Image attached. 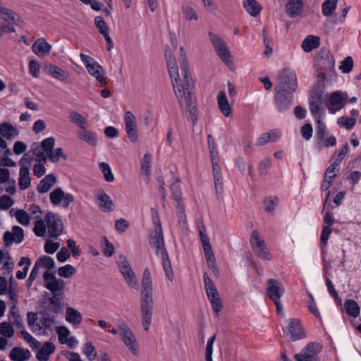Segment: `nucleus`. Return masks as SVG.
I'll return each instance as SVG.
<instances>
[{
  "instance_id": "nucleus-1",
  "label": "nucleus",
  "mask_w": 361,
  "mask_h": 361,
  "mask_svg": "<svg viewBox=\"0 0 361 361\" xmlns=\"http://www.w3.org/2000/svg\"><path fill=\"white\" fill-rule=\"evenodd\" d=\"M180 66L181 75L178 73L175 57L169 49L166 50V59L175 94L181 109L188 111L193 121L197 120L195 98L192 95L194 82L188 68L186 54L183 47L180 49Z\"/></svg>"
},
{
  "instance_id": "nucleus-2",
  "label": "nucleus",
  "mask_w": 361,
  "mask_h": 361,
  "mask_svg": "<svg viewBox=\"0 0 361 361\" xmlns=\"http://www.w3.org/2000/svg\"><path fill=\"white\" fill-rule=\"evenodd\" d=\"M140 293V313L142 325L145 331L150 329L153 316L152 280L149 268L144 269Z\"/></svg>"
},
{
  "instance_id": "nucleus-3",
  "label": "nucleus",
  "mask_w": 361,
  "mask_h": 361,
  "mask_svg": "<svg viewBox=\"0 0 361 361\" xmlns=\"http://www.w3.org/2000/svg\"><path fill=\"white\" fill-rule=\"evenodd\" d=\"M27 324L32 331L37 336H47L53 331L55 320L48 314H42L38 317L36 313L30 312L27 314Z\"/></svg>"
},
{
  "instance_id": "nucleus-4",
  "label": "nucleus",
  "mask_w": 361,
  "mask_h": 361,
  "mask_svg": "<svg viewBox=\"0 0 361 361\" xmlns=\"http://www.w3.org/2000/svg\"><path fill=\"white\" fill-rule=\"evenodd\" d=\"M116 324L119 329L123 343L133 355L137 356L139 355V344L132 329L121 318L116 319Z\"/></svg>"
},
{
  "instance_id": "nucleus-5",
  "label": "nucleus",
  "mask_w": 361,
  "mask_h": 361,
  "mask_svg": "<svg viewBox=\"0 0 361 361\" xmlns=\"http://www.w3.org/2000/svg\"><path fill=\"white\" fill-rule=\"evenodd\" d=\"M298 88V80L295 71L290 68L281 70L276 78L274 90L294 92Z\"/></svg>"
},
{
  "instance_id": "nucleus-6",
  "label": "nucleus",
  "mask_w": 361,
  "mask_h": 361,
  "mask_svg": "<svg viewBox=\"0 0 361 361\" xmlns=\"http://www.w3.org/2000/svg\"><path fill=\"white\" fill-rule=\"evenodd\" d=\"M209 37L212 47L219 59L228 68L232 69L234 66L232 56L223 38L219 35L214 34L212 32H209Z\"/></svg>"
},
{
  "instance_id": "nucleus-7",
  "label": "nucleus",
  "mask_w": 361,
  "mask_h": 361,
  "mask_svg": "<svg viewBox=\"0 0 361 361\" xmlns=\"http://www.w3.org/2000/svg\"><path fill=\"white\" fill-rule=\"evenodd\" d=\"M250 243L253 252L259 258L267 261L271 260L272 255L257 230L252 231Z\"/></svg>"
},
{
  "instance_id": "nucleus-8",
  "label": "nucleus",
  "mask_w": 361,
  "mask_h": 361,
  "mask_svg": "<svg viewBox=\"0 0 361 361\" xmlns=\"http://www.w3.org/2000/svg\"><path fill=\"white\" fill-rule=\"evenodd\" d=\"M322 349V345L318 342L309 343L300 353L295 355V359L296 361H320Z\"/></svg>"
},
{
  "instance_id": "nucleus-9",
  "label": "nucleus",
  "mask_w": 361,
  "mask_h": 361,
  "mask_svg": "<svg viewBox=\"0 0 361 361\" xmlns=\"http://www.w3.org/2000/svg\"><path fill=\"white\" fill-rule=\"evenodd\" d=\"M82 62L85 66L88 73L96 78L102 85L106 84V78L104 76L103 68L93 58L84 54H80Z\"/></svg>"
},
{
  "instance_id": "nucleus-10",
  "label": "nucleus",
  "mask_w": 361,
  "mask_h": 361,
  "mask_svg": "<svg viewBox=\"0 0 361 361\" xmlns=\"http://www.w3.org/2000/svg\"><path fill=\"white\" fill-rule=\"evenodd\" d=\"M117 263L119 271L128 285L132 288L137 290L139 288L138 281L126 257L123 255H120L118 258Z\"/></svg>"
},
{
  "instance_id": "nucleus-11",
  "label": "nucleus",
  "mask_w": 361,
  "mask_h": 361,
  "mask_svg": "<svg viewBox=\"0 0 361 361\" xmlns=\"http://www.w3.org/2000/svg\"><path fill=\"white\" fill-rule=\"evenodd\" d=\"M31 158L28 154H25L19 161L20 166L19 171L18 185L20 190H24L31 185L29 166H30Z\"/></svg>"
},
{
  "instance_id": "nucleus-12",
  "label": "nucleus",
  "mask_w": 361,
  "mask_h": 361,
  "mask_svg": "<svg viewBox=\"0 0 361 361\" xmlns=\"http://www.w3.org/2000/svg\"><path fill=\"white\" fill-rule=\"evenodd\" d=\"M44 287L55 295H61L65 290V282L63 279H57L54 274L44 271L43 274Z\"/></svg>"
},
{
  "instance_id": "nucleus-13",
  "label": "nucleus",
  "mask_w": 361,
  "mask_h": 361,
  "mask_svg": "<svg viewBox=\"0 0 361 361\" xmlns=\"http://www.w3.org/2000/svg\"><path fill=\"white\" fill-rule=\"evenodd\" d=\"M71 193H65L61 188H56L49 193V200L54 206H61L67 208L74 201Z\"/></svg>"
},
{
  "instance_id": "nucleus-14",
  "label": "nucleus",
  "mask_w": 361,
  "mask_h": 361,
  "mask_svg": "<svg viewBox=\"0 0 361 361\" xmlns=\"http://www.w3.org/2000/svg\"><path fill=\"white\" fill-rule=\"evenodd\" d=\"M45 221L49 235L51 238H57L63 231V223L60 217L54 213H48L45 216Z\"/></svg>"
},
{
  "instance_id": "nucleus-15",
  "label": "nucleus",
  "mask_w": 361,
  "mask_h": 361,
  "mask_svg": "<svg viewBox=\"0 0 361 361\" xmlns=\"http://www.w3.org/2000/svg\"><path fill=\"white\" fill-rule=\"evenodd\" d=\"M125 129L128 139L131 142L138 140L137 123L134 114L131 111H126L124 116Z\"/></svg>"
},
{
  "instance_id": "nucleus-16",
  "label": "nucleus",
  "mask_w": 361,
  "mask_h": 361,
  "mask_svg": "<svg viewBox=\"0 0 361 361\" xmlns=\"http://www.w3.org/2000/svg\"><path fill=\"white\" fill-rule=\"evenodd\" d=\"M274 104L280 112H284L288 110L293 102V92L283 90H274Z\"/></svg>"
},
{
  "instance_id": "nucleus-17",
  "label": "nucleus",
  "mask_w": 361,
  "mask_h": 361,
  "mask_svg": "<svg viewBox=\"0 0 361 361\" xmlns=\"http://www.w3.org/2000/svg\"><path fill=\"white\" fill-rule=\"evenodd\" d=\"M323 93L321 91L312 92L309 99L310 111L314 118H321L324 109Z\"/></svg>"
},
{
  "instance_id": "nucleus-18",
  "label": "nucleus",
  "mask_w": 361,
  "mask_h": 361,
  "mask_svg": "<svg viewBox=\"0 0 361 361\" xmlns=\"http://www.w3.org/2000/svg\"><path fill=\"white\" fill-rule=\"evenodd\" d=\"M267 283L269 287L267 294L274 302H277L285 292L284 286L281 282L274 279H269Z\"/></svg>"
},
{
  "instance_id": "nucleus-19",
  "label": "nucleus",
  "mask_w": 361,
  "mask_h": 361,
  "mask_svg": "<svg viewBox=\"0 0 361 361\" xmlns=\"http://www.w3.org/2000/svg\"><path fill=\"white\" fill-rule=\"evenodd\" d=\"M3 239L6 246H10L13 243H20L24 239L23 229L18 226H14L11 231H7L4 233Z\"/></svg>"
},
{
  "instance_id": "nucleus-20",
  "label": "nucleus",
  "mask_w": 361,
  "mask_h": 361,
  "mask_svg": "<svg viewBox=\"0 0 361 361\" xmlns=\"http://www.w3.org/2000/svg\"><path fill=\"white\" fill-rule=\"evenodd\" d=\"M287 331L293 341H297L305 338V333L297 319H290L287 326Z\"/></svg>"
},
{
  "instance_id": "nucleus-21",
  "label": "nucleus",
  "mask_w": 361,
  "mask_h": 361,
  "mask_svg": "<svg viewBox=\"0 0 361 361\" xmlns=\"http://www.w3.org/2000/svg\"><path fill=\"white\" fill-rule=\"evenodd\" d=\"M149 243L155 249L157 256L167 252L165 247L163 232L157 233V231H154L150 237Z\"/></svg>"
},
{
  "instance_id": "nucleus-22",
  "label": "nucleus",
  "mask_w": 361,
  "mask_h": 361,
  "mask_svg": "<svg viewBox=\"0 0 361 361\" xmlns=\"http://www.w3.org/2000/svg\"><path fill=\"white\" fill-rule=\"evenodd\" d=\"M96 197L102 211L104 212H109L114 210V204L110 196L108 195L104 190H99L97 191Z\"/></svg>"
},
{
  "instance_id": "nucleus-23",
  "label": "nucleus",
  "mask_w": 361,
  "mask_h": 361,
  "mask_svg": "<svg viewBox=\"0 0 361 361\" xmlns=\"http://www.w3.org/2000/svg\"><path fill=\"white\" fill-rule=\"evenodd\" d=\"M47 73L53 78L65 83H71L72 80L69 74L66 71L61 69L57 66L50 64L47 67Z\"/></svg>"
},
{
  "instance_id": "nucleus-24",
  "label": "nucleus",
  "mask_w": 361,
  "mask_h": 361,
  "mask_svg": "<svg viewBox=\"0 0 361 361\" xmlns=\"http://www.w3.org/2000/svg\"><path fill=\"white\" fill-rule=\"evenodd\" d=\"M51 46L44 38L37 39L32 44V49L38 56H43L48 54Z\"/></svg>"
},
{
  "instance_id": "nucleus-25",
  "label": "nucleus",
  "mask_w": 361,
  "mask_h": 361,
  "mask_svg": "<svg viewBox=\"0 0 361 361\" xmlns=\"http://www.w3.org/2000/svg\"><path fill=\"white\" fill-rule=\"evenodd\" d=\"M302 8V0H288L286 5V13L290 17H296L300 15Z\"/></svg>"
},
{
  "instance_id": "nucleus-26",
  "label": "nucleus",
  "mask_w": 361,
  "mask_h": 361,
  "mask_svg": "<svg viewBox=\"0 0 361 361\" xmlns=\"http://www.w3.org/2000/svg\"><path fill=\"white\" fill-rule=\"evenodd\" d=\"M19 134L18 129L12 124L4 122L0 124V135L7 139L11 140L17 137Z\"/></svg>"
},
{
  "instance_id": "nucleus-27",
  "label": "nucleus",
  "mask_w": 361,
  "mask_h": 361,
  "mask_svg": "<svg viewBox=\"0 0 361 361\" xmlns=\"http://www.w3.org/2000/svg\"><path fill=\"white\" fill-rule=\"evenodd\" d=\"M217 103L222 114L226 117H228L231 114V108L224 91H220L219 92L217 95Z\"/></svg>"
},
{
  "instance_id": "nucleus-28",
  "label": "nucleus",
  "mask_w": 361,
  "mask_h": 361,
  "mask_svg": "<svg viewBox=\"0 0 361 361\" xmlns=\"http://www.w3.org/2000/svg\"><path fill=\"white\" fill-rule=\"evenodd\" d=\"M55 350V345L51 342H45L37 353V358L39 361H47Z\"/></svg>"
},
{
  "instance_id": "nucleus-29",
  "label": "nucleus",
  "mask_w": 361,
  "mask_h": 361,
  "mask_svg": "<svg viewBox=\"0 0 361 361\" xmlns=\"http://www.w3.org/2000/svg\"><path fill=\"white\" fill-rule=\"evenodd\" d=\"M31 357L29 350H24L20 347H14L10 353L9 357L13 361H26Z\"/></svg>"
},
{
  "instance_id": "nucleus-30",
  "label": "nucleus",
  "mask_w": 361,
  "mask_h": 361,
  "mask_svg": "<svg viewBox=\"0 0 361 361\" xmlns=\"http://www.w3.org/2000/svg\"><path fill=\"white\" fill-rule=\"evenodd\" d=\"M56 178L53 174L47 175L42 179L37 185V191L39 193H45L48 192L56 183Z\"/></svg>"
},
{
  "instance_id": "nucleus-31",
  "label": "nucleus",
  "mask_w": 361,
  "mask_h": 361,
  "mask_svg": "<svg viewBox=\"0 0 361 361\" xmlns=\"http://www.w3.org/2000/svg\"><path fill=\"white\" fill-rule=\"evenodd\" d=\"M66 320L73 326L80 324L82 317L79 311L71 307H68L66 310Z\"/></svg>"
},
{
  "instance_id": "nucleus-32",
  "label": "nucleus",
  "mask_w": 361,
  "mask_h": 361,
  "mask_svg": "<svg viewBox=\"0 0 361 361\" xmlns=\"http://www.w3.org/2000/svg\"><path fill=\"white\" fill-rule=\"evenodd\" d=\"M281 133L278 130H271L269 133H262L256 142V145L262 146L269 142H276L280 137Z\"/></svg>"
},
{
  "instance_id": "nucleus-33",
  "label": "nucleus",
  "mask_w": 361,
  "mask_h": 361,
  "mask_svg": "<svg viewBox=\"0 0 361 361\" xmlns=\"http://www.w3.org/2000/svg\"><path fill=\"white\" fill-rule=\"evenodd\" d=\"M320 38L314 35H308L302 42V49L305 52H310L319 47Z\"/></svg>"
},
{
  "instance_id": "nucleus-34",
  "label": "nucleus",
  "mask_w": 361,
  "mask_h": 361,
  "mask_svg": "<svg viewBox=\"0 0 361 361\" xmlns=\"http://www.w3.org/2000/svg\"><path fill=\"white\" fill-rule=\"evenodd\" d=\"M204 288L208 299L219 295L214 284L209 277L207 273H204L203 276Z\"/></svg>"
},
{
  "instance_id": "nucleus-35",
  "label": "nucleus",
  "mask_w": 361,
  "mask_h": 361,
  "mask_svg": "<svg viewBox=\"0 0 361 361\" xmlns=\"http://www.w3.org/2000/svg\"><path fill=\"white\" fill-rule=\"evenodd\" d=\"M243 6L253 17L257 16L262 10V6L256 0H244Z\"/></svg>"
},
{
  "instance_id": "nucleus-36",
  "label": "nucleus",
  "mask_w": 361,
  "mask_h": 361,
  "mask_svg": "<svg viewBox=\"0 0 361 361\" xmlns=\"http://www.w3.org/2000/svg\"><path fill=\"white\" fill-rule=\"evenodd\" d=\"M344 307L347 314L354 318L357 317L360 314V308L357 302L354 300H347L344 302Z\"/></svg>"
},
{
  "instance_id": "nucleus-37",
  "label": "nucleus",
  "mask_w": 361,
  "mask_h": 361,
  "mask_svg": "<svg viewBox=\"0 0 361 361\" xmlns=\"http://www.w3.org/2000/svg\"><path fill=\"white\" fill-rule=\"evenodd\" d=\"M162 260V267L166 275V277L171 281L173 279V272L171 267V264L168 255V253H164L163 255H158Z\"/></svg>"
},
{
  "instance_id": "nucleus-38",
  "label": "nucleus",
  "mask_w": 361,
  "mask_h": 361,
  "mask_svg": "<svg viewBox=\"0 0 361 361\" xmlns=\"http://www.w3.org/2000/svg\"><path fill=\"white\" fill-rule=\"evenodd\" d=\"M320 66L324 71L334 72L335 59L334 56L329 52H326L325 56L322 57L320 61Z\"/></svg>"
},
{
  "instance_id": "nucleus-39",
  "label": "nucleus",
  "mask_w": 361,
  "mask_h": 361,
  "mask_svg": "<svg viewBox=\"0 0 361 361\" xmlns=\"http://www.w3.org/2000/svg\"><path fill=\"white\" fill-rule=\"evenodd\" d=\"M79 138L92 146L97 145V138L94 133L88 130L86 128L79 132Z\"/></svg>"
},
{
  "instance_id": "nucleus-40",
  "label": "nucleus",
  "mask_w": 361,
  "mask_h": 361,
  "mask_svg": "<svg viewBox=\"0 0 361 361\" xmlns=\"http://www.w3.org/2000/svg\"><path fill=\"white\" fill-rule=\"evenodd\" d=\"M0 18L10 23H15L17 20H18L19 16L13 11L1 6L0 7Z\"/></svg>"
},
{
  "instance_id": "nucleus-41",
  "label": "nucleus",
  "mask_w": 361,
  "mask_h": 361,
  "mask_svg": "<svg viewBox=\"0 0 361 361\" xmlns=\"http://www.w3.org/2000/svg\"><path fill=\"white\" fill-rule=\"evenodd\" d=\"M35 264L36 267L47 269L46 271H49V270L54 268L55 262L51 257L44 255L36 260Z\"/></svg>"
},
{
  "instance_id": "nucleus-42",
  "label": "nucleus",
  "mask_w": 361,
  "mask_h": 361,
  "mask_svg": "<svg viewBox=\"0 0 361 361\" xmlns=\"http://www.w3.org/2000/svg\"><path fill=\"white\" fill-rule=\"evenodd\" d=\"M329 102L331 105L335 107L334 109L331 107L329 108V111L331 114H334L336 111H338L343 107V104H342V97L341 94L336 92L331 94L329 98Z\"/></svg>"
},
{
  "instance_id": "nucleus-43",
  "label": "nucleus",
  "mask_w": 361,
  "mask_h": 361,
  "mask_svg": "<svg viewBox=\"0 0 361 361\" xmlns=\"http://www.w3.org/2000/svg\"><path fill=\"white\" fill-rule=\"evenodd\" d=\"M69 118L72 123L81 128V130L87 126V119L82 114L76 111H71L70 113Z\"/></svg>"
},
{
  "instance_id": "nucleus-44",
  "label": "nucleus",
  "mask_w": 361,
  "mask_h": 361,
  "mask_svg": "<svg viewBox=\"0 0 361 361\" xmlns=\"http://www.w3.org/2000/svg\"><path fill=\"white\" fill-rule=\"evenodd\" d=\"M338 0H325L322 4V13L324 16H331L335 11Z\"/></svg>"
},
{
  "instance_id": "nucleus-45",
  "label": "nucleus",
  "mask_w": 361,
  "mask_h": 361,
  "mask_svg": "<svg viewBox=\"0 0 361 361\" xmlns=\"http://www.w3.org/2000/svg\"><path fill=\"white\" fill-rule=\"evenodd\" d=\"M279 204V198L276 196H269L264 200V211L270 214H273L276 206Z\"/></svg>"
},
{
  "instance_id": "nucleus-46",
  "label": "nucleus",
  "mask_w": 361,
  "mask_h": 361,
  "mask_svg": "<svg viewBox=\"0 0 361 361\" xmlns=\"http://www.w3.org/2000/svg\"><path fill=\"white\" fill-rule=\"evenodd\" d=\"M82 353L89 361H93L97 357L95 347L91 342H87L83 345Z\"/></svg>"
},
{
  "instance_id": "nucleus-47",
  "label": "nucleus",
  "mask_w": 361,
  "mask_h": 361,
  "mask_svg": "<svg viewBox=\"0 0 361 361\" xmlns=\"http://www.w3.org/2000/svg\"><path fill=\"white\" fill-rule=\"evenodd\" d=\"M61 159L66 160L67 159L66 155L63 153V150L61 147H58L48 154V159L53 163L58 162Z\"/></svg>"
},
{
  "instance_id": "nucleus-48",
  "label": "nucleus",
  "mask_w": 361,
  "mask_h": 361,
  "mask_svg": "<svg viewBox=\"0 0 361 361\" xmlns=\"http://www.w3.org/2000/svg\"><path fill=\"white\" fill-rule=\"evenodd\" d=\"M151 171V156L146 153L141 161V174L148 176Z\"/></svg>"
},
{
  "instance_id": "nucleus-49",
  "label": "nucleus",
  "mask_w": 361,
  "mask_h": 361,
  "mask_svg": "<svg viewBox=\"0 0 361 361\" xmlns=\"http://www.w3.org/2000/svg\"><path fill=\"white\" fill-rule=\"evenodd\" d=\"M76 273L75 267L71 264H66L63 267H59L58 269V274L61 277L69 279Z\"/></svg>"
},
{
  "instance_id": "nucleus-50",
  "label": "nucleus",
  "mask_w": 361,
  "mask_h": 361,
  "mask_svg": "<svg viewBox=\"0 0 361 361\" xmlns=\"http://www.w3.org/2000/svg\"><path fill=\"white\" fill-rule=\"evenodd\" d=\"M16 309H11L8 312L9 321L19 329L23 328V322L20 315L16 311Z\"/></svg>"
},
{
  "instance_id": "nucleus-51",
  "label": "nucleus",
  "mask_w": 361,
  "mask_h": 361,
  "mask_svg": "<svg viewBox=\"0 0 361 361\" xmlns=\"http://www.w3.org/2000/svg\"><path fill=\"white\" fill-rule=\"evenodd\" d=\"M94 22L96 27L101 35L104 36L109 34V27L102 17L96 16L94 19Z\"/></svg>"
},
{
  "instance_id": "nucleus-52",
  "label": "nucleus",
  "mask_w": 361,
  "mask_h": 361,
  "mask_svg": "<svg viewBox=\"0 0 361 361\" xmlns=\"http://www.w3.org/2000/svg\"><path fill=\"white\" fill-rule=\"evenodd\" d=\"M337 123L340 127L345 128L347 130H350L355 126L356 119L355 118L342 116L338 118Z\"/></svg>"
},
{
  "instance_id": "nucleus-53",
  "label": "nucleus",
  "mask_w": 361,
  "mask_h": 361,
  "mask_svg": "<svg viewBox=\"0 0 361 361\" xmlns=\"http://www.w3.org/2000/svg\"><path fill=\"white\" fill-rule=\"evenodd\" d=\"M8 293V297L9 298L8 305L11 306V309H16V305L18 300V292L16 287H10Z\"/></svg>"
},
{
  "instance_id": "nucleus-54",
  "label": "nucleus",
  "mask_w": 361,
  "mask_h": 361,
  "mask_svg": "<svg viewBox=\"0 0 361 361\" xmlns=\"http://www.w3.org/2000/svg\"><path fill=\"white\" fill-rule=\"evenodd\" d=\"M336 138L334 135L329 136L326 137V136L324 138V140H317L316 145L317 147L321 149L323 147H333L336 145Z\"/></svg>"
},
{
  "instance_id": "nucleus-55",
  "label": "nucleus",
  "mask_w": 361,
  "mask_h": 361,
  "mask_svg": "<svg viewBox=\"0 0 361 361\" xmlns=\"http://www.w3.org/2000/svg\"><path fill=\"white\" fill-rule=\"evenodd\" d=\"M17 221L23 226H27L30 224V216L23 209H18L15 213Z\"/></svg>"
},
{
  "instance_id": "nucleus-56",
  "label": "nucleus",
  "mask_w": 361,
  "mask_h": 361,
  "mask_svg": "<svg viewBox=\"0 0 361 361\" xmlns=\"http://www.w3.org/2000/svg\"><path fill=\"white\" fill-rule=\"evenodd\" d=\"M99 169L102 171L106 181L112 182L114 180V177L112 173L111 169L107 163H99Z\"/></svg>"
},
{
  "instance_id": "nucleus-57",
  "label": "nucleus",
  "mask_w": 361,
  "mask_h": 361,
  "mask_svg": "<svg viewBox=\"0 0 361 361\" xmlns=\"http://www.w3.org/2000/svg\"><path fill=\"white\" fill-rule=\"evenodd\" d=\"M314 119L316 120L317 123V140L322 141L324 140V138L326 136V125L320 120V118H317Z\"/></svg>"
},
{
  "instance_id": "nucleus-58",
  "label": "nucleus",
  "mask_w": 361,
  "mask_h": 361,
  "mask_svg": "<svg viewBox=\"0 0 361 361\" xmlns=\"http://www.w3.org/2000/svg\"><path fill=\"white\" fill-rule=\"evenodd\" d=\"M0 334L4 337L11 338L14 334V329L8 322L0 323Z\"/></svg>"
},
{
  "instance_id": "nucleus-59",
  "label": "nucleus",
  "mask_w": 361,
  "mask_h": 361,
  "mask_svg": "<svg viewBox=\"0 0 361 361\" xmlns=\"http://www.w3.org/2000/svg\"><path fill=\"white\" fill-rule=\"evenodd\" d=\"M47 224H45L42 219L37 220L33 228V232L35 235L42 237L46 233Z\"/></svg>"
},
{
  "instance_id": "nucleus-60",
  "label": "nucleus",
  "mask_w": 361,
  "mask_h": 361,
  "mask_svg": "<svg viewBox=\"0 0 361 361\" xmlns=\"http://www.w3.org/2000/svg\"><path fill=\"white\" fill-rule=\"evenodd\" d=\"M55 140L53 137H47L41 142V149L46 154H49L54 149Z\"/></svg>"
},
{
  "instance_id": "nucleus-61",
  "label": "nucleus",
  "mask_w": 361,
  "mask_h": 361,
  "mask_svg": "<svg viewBox=\"0 0 361 361\" xmlns=\"http://www.w3.org/2000/svg\"><path fill=\"white\" fill-rule=\"evenodd\" d=\"M171 197L176 201L181 200V189L180 184L178 180L173 183L171 186Z\"/></svg>"
},
{
  "instance_id": "nucleus-62",
  "label": "nucleus",
  "mask_w": 361,
  "mask_h": 361,
  "mask_svg": "<svg viewBox=\"0 0 361 361\" xmlns=\"http://www.w3.org/2000/svg\"><path fill=\"white\" fill-rule=\"evenodd\" d=\"M353 68V61L351 56H347L344 59V60L341 63L339 66L340 70L343 73H350Z\"/></svg>"
},
{
  "instance_id": "nucleus-63",
  "label": "nucleus",
  "mask_w": 361,
  "mask_h": 361,
  "mask_svg": "<svg viewBox=\"0 0 361 361\" xmlns=\"http://www.w3.org/2000/svg\"><path fill=\"white\" fill-rule=\"evenodd\" d=\"M182 10H183V13L184 17L188 20H197L198 19V16H197L196 11L192 7H190L189 6H183Z\"/></svg>"
},
{
  "instance_id": "nucleus-64",
  "label": "nucleus",
  "mask_w": 361,
  "mask_h": 361,
  "mask_svg": "<svg viewBox=\"0 0 361 361\" xmlns=\"http://www.w3.org/2000/svg\"><path fill=\"white\" fill-rule=\"evenodd\" d=\"M13 203V199L7 195H4L0 197V209L1 210L8 209Z\"/></svg>"
}]
</instances>
